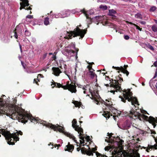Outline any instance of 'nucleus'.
<instances>
[{"label": "nucleus", "instance_id": "50", "mask_svg": "<svg viewBox=\"0 0 157 157\" xmlns=\"http://www.w3.org/2000/svg\"><path fill=\"white\" fill-rule=\"evenodd\" d=\"M86 139L87 140H90V137L88 136H86Z\"/></svg>", "mask_w": 157, "mask_h": 157}, {"label": "nucleus", "instance_id": "58", "mask_svg": "<svg viewBox=\"0 0 157 157\" xmlns=\"http://www.w3.org/2000/svg\"><path fill=\"white\" fill-rule=\"evenodd\" d=\"M127 67H128L127 65V66L124 65V68H126Z\"/></svg>", "mask_w": 157, "mask_h": 157}, {"label": "nucleus", "instance_id": "27", "mask_svg": "<svg viewBox=\"0 0 157 157\" xmlns=\"http://www.w3.org/2000/svg\"><path fill=\"white\" fill-rule=\"evenodd\" d=\"M135 17L136 18L142 19V15L140 13H137L135 15Z\"/></svg>", "mask_w": 157, "mask_h": 157}, {"label": "nucleus", "instance_id": "51", "mask_svg": "<svg viewBox=\"0 0 157 157\" xmlns=\"http://www.w3.org/2000/svg\"><path fill=\"white\" fill-rule=\"evenodd\" d=\"M52 58H53V59L55 60L56 57V56H53L52 57Z\"/></svg>", "mask_w": 157, "mask_h": 157}, {"label": "nucleus", "instance_id": "29", "mask_svg": "<svg viewBox=\"0 0 157 157\" xmlns=\"http://www.w3.org/2000/svg\"><path fill=\"white\" fill-rule=\"evenodd\" d=\"M151 29L153 31L157 32V25H153L151 27Z\"/></svg>", "mask_w": 157, "mask_h": 157}, {"label": "nucleus", "instance_id": "59", "mask_svg": "<svg viewBox=\"0 0 157 157\" xmlns=\"http://www.w3.org/2000/svg\"><path fill=\"white\" fill-rule=\"evenodd\" d=\"M72 52V53H74V51L73 50H72L70 52Z\"/></svg>", "mask_w": 157, "mask_h": 157}, {"label": "nucleus", "instance_id": "13", "mask_svg": "<svg viewBox=\"0 0 157 157\" xmlns=\"http://www.w3.org/2000/svg\"><path fill=\"white\" fill-rule=\"evenodd\" d=\"M91 96L92 98L90 97V98L94 100L95 103L98 105L99 103V101L100 99V98L98 94L96 93L94 95L93 94H92Z\"/></svg>", "mask_w": 157, "mask_h": 157}, {"label": "nucleus", "instance_id": "63", "mask_svg": "<svg viewBox=\"0 0 157 157\" xmlns=\"http://www.w3.org/2000/svg\"><path fill=\"white\" fill-rule=\"evenodd\" d=\"M55 17H56V18H58V17H57V16H56H56H55Z\"/></svg>", "mask_w": 157, "mask_h": 157}, {"label": "nucleus", "instance_id": "22", "mask_svg": "<svg viewBox=\"0 0 157 157\" xmlns=\"http://www.w3.org/2000/svg\"><path fill=\"white\" fill-rule=\"evenodd\" d=\"M103 17L101 16H96L93 18L94 21L97 22H100L103 19Z\"/></svg>", "mask_w": 157, "mask_h": 157}, {"label": "nucleus", "instance_id": "14", "mask_svg": "<svg viewBox=\"0 0 157 157\" xmlns=\"http://www.w3.org/2000/svg\"><path fill=\"white\" fill-rule=\"evenodd\" d=\"M52 73L56 76H58L61 72L60 70L58 67H53L52 68Z\"/></svg>", "mask_w": 157, "mask_h": 157}, {"label": "nucleus", "instance_id": "19", "mask_svg": "<svg viewBox=\"0 0 157 157\" xmlns=\"http://www.w3.org/2000/svg\"><path fill=\"white\" fill-rule=\"evenodd\" d=\"M97 150V149L95 148H93L92 149V150H86V152L87 155H93V152H94L95 151Z\"/></svg>", "mask_w": 157, "mask_h": 157}, {"label": "nucleus", "instance_id": "31", "mask_svg": "<svg viewBox=\"0 0 157 157\" xmlns=\"http://www.w3.org/2000/svg\"><path fill=\"white\" fill-rule=\"evenodd\" d=\"M130 24H132V25H133L134 26H135L136 28V29H138L140 31H142V28H141L140 27L138 26L137 25H136V24H133L131 22H130Z\"/></svg>", "mask_w": 157, "mask_h": 157}, {"label": "nucleus", "instance_id": "17", "mask_svg": "<svg viewBox=\"0 0 157 157\" xmlns=\"http://www.w3.org/2000/svg\"><path fill=\"white\" fill-rule=\"evenodd\" d=\"M130 122L127 121L122 125L121 128L123 129H127L130 127Z\"/></svg>", "mask_w": 157, "mask_h": 157}, {"label": "nucleus", "instance_id": "43", "mask_svg": "<svg viewBox=\"0 0 157 157\" xmlns=\"http://www.w3.org/2000/svg\"><path fill=\"white\" fill-rule=\"evenodd\" d=\"M14 36L17 39V38L18 36L16 32H14Z\"/></svg>", "mask_w": 157, "mask_h": 157}, {"label": "nucleus", "instance_id": "52", "mask_svg": "<svg viewBox=\"0 0 157 157\" xmlns=\"http://www.w3.org/2000/svg\"><path fill=\"white\" fill-rule=\"evenodd\" d=\"M21 63L22 65V66H23L24 68H25V67L24 65V64H23V62H21Z\"/></svg>", "mask_w": 157, "mask_h": 157}, {"label": "nucleus", "instance_id": "57", "mask_svg": "<svg viewBox=\"0 0 157 157\" xmlns=\"http://www.w3.org/2000/svg\"><path fill=\"white\" fill-rule=\"evenodd\" d=\"M77 151H79V150H80V148H79V147H78V148H77Z\"/></svg>", "mask_w": 157, "mask_h": 157}, {"label": "nucleus", "instance_id": "26", "mask_svg": "<svg viewBox=\"0 0 157 157\" xmlns=\"http://www.w3.org/2000/svg\"><path fill=\"white\" fill-rule=\"evenodd\" d=\"M72 103L75 105L76 107H79L81 105V102L77 101H73L72 102Z\"/></svg>", "mask_w": 157, "mask_h": 157}, {"label": "nucleus", "instance_id": "2", "mask_svg": "<svg viewBox=\"0 0 157 157\" xmlns=\"http://www.w3.org/2000/svg\"><path fill=\"white\" fill-rule=\"evenodd\" d=\"M132 109H131L129 113L128 114L130 117L134 120L138 119L140 121H143L144 120H145L152 124L154 128H155L156 126L155 123H157V119L152 117L151 116L148 117V116L144 115V114H146L147 113L148 114V113L144 110H143L141 111V113H143L141 114L134 110L132 107Z\"/></svg>", "mask_w": 157, "mask_h": 157}, {"label": "nucleus", "instance_id": "42", "mask_svg": "<svg viewBox=\"0 0 157 157\" xmlns=\"http://www.w3.org/2000/svg\"><path fill=\"white\" fill-rule=\"evenodd\" d=\"M33 16L31 15H28L26 17L29 18H33Z\"/></svg>", "mask_w": 157, "mask_h": 157}, {"label": "nucleus", "instance_id": "28", "mask_svg": "<svg viewBox=\"0 0 157 157\" xmlns=\"http://www.w3.org/2000/svg\"><path fill=\"white\" fill-rule=\"evenodd\" d=\"M49 19L48 17L45 18L44 21V24L45 25H48L49 24Z\"/></svg>", "mask_w": 157, "mask_h": 157}, {"label": "nucleus", "instance_id": "47", "mask_svg": "<svg viewBox=\"0 0 157 157\" xmlns=\"http://www.w3.org/2000/svg\"><path fill=\"white\" fill-rule=\"evenodd\" d=\"M18 134H20V135H21L22 134V132L21 131H19L17 132V135H18Z\"/></svg>", "mask_w": 157, "mask_h": 157}, {"label": "nucleus", "instance_id": "41", "mask_svg": "<svg viewBox=\"0 0 157 157\" xmlns=\"http://www.w3.org/2000/svg\"><path fill=\"white\" fill-rule=\"evenodd\" d=\"M139 22L143 25H145L146 24V22L144 21H139Z\"/></svg>", "mask_w": 157, "mask_h": 157}, {"label": "nucleus", "instance_id": "1", "mask_svg": "<svg viewBox=\"0 0 157 157\" xmlns=\"http://www.w3.org/2000/svg\"><path fill=\"white\" fill-rule=\"evenodd\" d=\"M5 96L2 95L0 98V115L2 114H6L10 116V117L13 120L19 119L21 122L25 123L28 120H30L31 122L34 121L37 123H40L41 124L45 125L48 127L53 129L54 131H58L59 132L63 131V127L51 124L48 123L46 121L39 119L38 117L35 118L30 114L25 113L24 110L16 106L14 104H9L7 106V110H6L4 107L3 106L4 103L2 97Z\"/></svg>", "mask_w": 157, "mask_h": 157}, {"label": "nucleus", "instance_id": "8", "mask_svg": "<svg viewBox=\"0 0 157 157\" xmlns=\"http://www.w3.org/2000/svg\"><path fill=\"white\" fill-rule=\"evenodd\" d=\"M77 121L75 119H74L72 121V126L75 128V130L78 132L79 134V139L81 140H80V143L81 144L84 143V142L85 136L83 134V130L80 127L77 126L76 125Z\"/></svg>", "mask_w": 157, "mask_h": 157}, {"label": "nucleus", "instance_id": "40", "mask_svg": "<svg viewBox=\"0 0 157 157\" xmlns=\"http://www.w3.org/2000/svg\"><path fill=\"white\" fill-rule=\"evenodd\" d=\"M124 38L126 40H128L129 39V37L128 35H125L124 36Z\"/></svg>", "mask_w": 157, "mask_h": 157}, {"label": "nucleus", "instance_id": "5", "mask_svg": "<svg viewBox=\"0 0 157 157\" xmlns=\"http://www.w3.org/2000/svg\"><path fill=\"white\" fill-rule=\"evenodd\" d=\"M0 134H1L5 137L6 139L8 141V144L10 145H13L14 144V141L16 142L17 141L19 140V138L17 136V135L16 134H11L9 131L0 129ZM0 136H1L0 135Z\"/></svg>", "mask_w": 157, "mask_h": 157}, {"label": "nucleus", "instance_id": "37", "mask_svg": "<svg viewBox=\"0 0 157 157\" xmlns=\"http://www.w3.org/2000/svg\"><path fill=\"white\" fill-rule=\"evenodd\" d=\"M148 48L150 49L151 50H152V51H154V48H153V47L151 45H148Z\"/></svg>", "mask_w": 157, "mask_h": 157}, {"label": "nucleus", "instance_id": "44", "mask_svg": "<svg viewBox=\"0 0 157 157\" xmlns=\"http://www.w3.org/2000/svg\"><path fill=\"white\" fill-rule=\"evenodd\" d=\"M57 86L59 87V88L60 87H62V85L60 84V83H57Z\"/></svg>", "mask_w": 157, "mask_h": 157}, {"label": "nucleus", "instance_id": "38", "mask_svg": "<svg viewBox=\"0 0 157 157\" xmlns=\"http://www.w3.org/2000/svg\"><path fill=\"white\" fill-rule=\"evenodd\" d=\"M32 39V42H33L34 43H35L36 42V39L35 38L33 37H32L31 38Z\"/></svg>", "mask_w": 157, "mask_h": 157}, {"label": "nucleus", "instance_id": "62", "mask_svg": "<svg viewBox=\"0 0 157 157\" xmlns=\"http://www.w3.org/2000/svg\"><path fill=\"white\" fill-rule=\"evenodd\" d=\"M51 16H52V18H53V17H54V15H51Z\"/></svg>", "mask_w": 157, "mask_h": 157}, {"label": "nucleus", "instance_id": "25", "mask_svg": "<svg viewBox=\"0 0 157 157\" xmlns=\"http://www.w3.org/2000/svg\"><path fill=\"white\" fill-rule=\"evenodd\" d=\"M88 85H86V86H82V85H80L79 87L80 88H82L83 90H84L83 93L84 94L86 93V90H87V89L89 87Z\"/></svg>", "mask_w": 157, "mask_h": 157}, {"label": "nucleus", "instance_id": "7", "mask_svg": "<svg viewBox=\"0 0 157 157\" xmlns=\"http://www.w3.org/2000/svg\"><path fill=\"white\" fill-rule=\"evenodd\" d=\"M117 80H112L111 82V80H109V84L111 83L110 86L114 88V90H111L110 91L111 93L114 94L115 92H117V90L121 91V85L120 83H121L123 81V78L119 76L116 78Z\"/></svg>", "mask_w": 157, "mask_h": 157}, {"label": "nucleus", "instance_id": "20", "mask_svg": "<svg viewBox=\"0 0 157 157\" xmlns=\"http://www.w3.org/2000/svg\"><path fill=\"white\" fill-rule=\"evenodd\" d=\"M66 147L65 148V149L66 151H73L74 149V146L68 143V145L66 146Z\"/></svg>", "mask_w": 157, "mask_h": 157}, {"label": "nucleus", "instance_id": "61", "mask_svg": "<svg viewBox=\"0 0 157 157\" xmlns=\"http://www.w3.org/2000/svg\"><path fill=\"white\" fill-rule=\"evenodd\" d=\"M155 22L157 24V21L155 20Z\"/></svg>", "mask_w": 157, "mask_h": 157}, {"label": "nucleus", "instance_id": "24", "mask_svg": "<svg viewBox=\"0 0 157 157\" xmlns=\"http://www.w3.org/2000/svg\"><path fill=\"white\" fill-rule=\"evenodd\" d=\"M116 13V11L112 9L109 10V14L111 16H114V14Z\"/></svg>", "mask_w": 157, "mask_h": 157}, {"label": "nucleus", "instance_id": "54", "mask_svg": "<svg viewBox=\"0 0 157 157\" xmlns=\"http://www.w3.org/2000/svg\"><path fill=\"white\" fill-rule=\"evenodd\" d=\"M41 76V74H39L37 76V78H38L39 77H40Z\"/></svg>", "mask_w": 157, "mask_h": 157}, {"label": "nucleus", "instance_id": "36", "mask_svg": "<svg viewBox=\"0 0 157 157\" xmlns=\"http://www.w3.org/2000/svg\"><path fill=\"white\" fill-rule=\"evenodd\" d=\"M82 12L84 13V14L86 16H87V14L88 13V11H87V12H86L85 11V9H83L82 10ZM87 16H86L87 17Z\"/></svg>", "mask_w": 157, "mask_h": 157}, {"label": "nucleus", "instance_id": "18", "mask_svg": "<svg viewBox=\"0 0 157 157\" xmlns=\"http://www.w3.org/2000/svg\"><path fill=\"white\" fill-rule=\"evenodd\" d=\"M65 134L70 138L72 139L76 143H77V140H75V138L72 134L68 132H65Z\"/></svg>", "mask_w": 157, "mask_h": 157}, {"label": "nucleus", "instance_id": "55", "mask_svg": "<svg viewBox=\"0 0 157 157\" xmlns=\"http://www.w3.org/2000/svg\"><path fill=\"white\" fill-rule=\"evenodd\" d=\"M41 76V74H39L37 76V78H38L39 77H40Z\"/></svg>", "mask_w": 157, "mask_h": 157}, {"label": "nucleus", "instance_id": "45", "mask_svg": "<svg viewBox=\"0 0 157 157\" xmlns=\"http://www.w3.org/2000/svg\"><path fill=\"white\" fill-rule=\"evenodd\" d=\"M153 65L155 67H157V61L154 62L153 63Z\"/></svg>", "mask_w": 157, "mask_h": 157}, {"label": "nucleus", "instance_id": "16", "mask_svg": "<svg viewBox=\"0 0 157 157\" xmlns=\"http://www.w3.org/2000/svg\"><path fill=\"white\" fill-rule=\"evenodd\" d=\"M155 141L156 143L157 144V141L156 140H155ZM157 148V144H154L153 145H148L147 147V148L146 149V151L149 152V151H151L152 150V149H156Z\"/></svg>", "mask_w": 157, "mask_h": 157}, {"label": "nucleus", "instance_id": "34", "mask_svg": "<svg viewBox=\"0 0 157 157\" xmlns=\"http://www.w3.org/2000/svg\"><path fill=\"white\" fill-rule=\"evenodd\" d=\"M156 9V7L155 6H153L151 7L150 10L151 12H153Z\"/></svg>", "mask_w": 157, "mask_h": 157}, {"label": "nucleus", "instance_id": "35", "mask_svg": "<svg viewBox=\"0 0 157 157\" xmlns=\"http://www.w3.org/2000/svg\"><path fill=\"white\" fill-rule=\"evenodd\" d=\"M106 101H107L108 103L105 102V104L106 106H110L111 105V104L110 103V102H109V101L107 100H106Z\"/></svg>", "mask_w": 157, "mask_h": 157}, {"label": "nucleus", "instance_id": "32", "mask_svg": "<svg viewBox=\"0 0 157 157\" xmlns=\"http://www.w3.org/2000/svg\"><path fill=\"white\" fill-rule=\"evenodd\" d=\"M69 79L71 81V82L72 83H73L74 84V85H75V84L76 83L75 80L76 79V77L75 76L74 77V80H72V79H71L70 77L69 78Z\"/></svg>", "mask_w": 157, "mask_h": 157}, {"label": "nucleus", "instance_id": "39", "mask_svg": "<svg viewBox=\"0 0 157 157\" xmlns=\"http://www.w3.org/2000/svg\"><path fill=\"white\" fill-rule=\"evenodd\" d=\"M157 76V69H156L155 73L154 76L153 78H155Z\"/></svg>", "mask_w": 157, "mask_h": 157}, {"label": "nucleus", "instance_id": "60", "mask_svg": "<svg viewBox=\"0 0 157 157\" xmlns=\"http://www.w3.org/2000/svg\"><path fill=\"white\" fill-rule=\"evenodd\" d=\"M142 85L143 86H144L145 84H144V83L143 82V83H142Z\"/></svg>", "mask_w": 157, "mask_h": 157}, {"label": "nucleus", "instance_id": "46", "mask_svg": "<svg viewBox=\"0 0 157 157\" xmlns=\"http://www.w3.org/2000/svg\"><path fill=\"white\" fill-rule=\"evenodd\" d=\"M71 45L72 46V48H75V45L73 43H72L71 44Z\"/></svg>", "mask_w": 157, "mask_h": 157}, {"label": "nucleus", "instance_id": "48", "mask_svg": "<svg viewBox=\"0 0 157 157\" xmlns=\"http://www.w3.org/2000/svg\"><path fill=\"white\" fill-rule=\"evenodd\" d=\"M19 47H20V51H21V52H22L21 46L20 44H19Z\"/></svg>", "mask_w": 157, "mask_h": 157}, {"label": "nucleus", "instance_id": "6", "mask_svg": "<svg viewBox=\"0 0 157 157\" xmlns=\"http://www.w3.org/2000/svg\"><path fill=\"white\" fill-rule=\"evenodd\" d=\"M64 34L62 35L61 37H63L65 39H71L73 37H75L77 36H80L81 38H83L86 32L84 30H81L79 29L78 26L76 27L74 31H71L70 33L67 32H65Z\"/></svg>", "mask_w": 157, "mask_h": 157}, {"label": "nucleus", "instance_id": "4", "mask_svg": "<svg viewBox=\"0 0 157 157\" xmlns=\"http://www.w3.org/2000/svg\"><path fill=\"white\" fill-rule=\"evenodd\" d=\"M124 93L123 94V96L124 98L120 97L121 98V101L124 102L126 101L125 100H127L129 101H131L132 105L133 106V108L136 110L138 109V106L139 105L138 101L136 98L133 97L132 96V94L130 92V89L127 90H125L124 91Z\"/></svg>", "mask_w": 157, "mask_h": 157}, {"label": "nucleus", "instance_id": "11", "mask_svg": "<svg viewBox=\"0 0 157 157\" xmlns=\"http://www.w3.org/2000/svg\"><path fill=\"white\" fill-rule=\"evenodd\" d=\"M20 1H21L22 2L20 3L21 5L20 8V10H21L22 9H25L27 10H31V9L30 7H29L28 8H27L26 9L25 8L26 6H28L29 5L28 0H20Z\"/></svg>", "mask_w": 157, "mask_h": 157}, {"label": "nucleus", "instance_id": "3", "mask_svg": "<svg viewBox=\"0 0 157 157\" xmlns=\"http://www.w3.org/2000/svg\"><path fill=\"white\" fill-rule=\"evenodd\" d=\"M108 136H109L108 139H106L105 141L109 143H110L111 144L109 146L106 147L105 148V150L108 151L110 149L114 148V151H117L118 149H121L124 141L120 140L118 137L115 138L112 136H110L109 135Z\"/></svg>", "mask_w": 157, "mask_h": 157}, {"label": "nucleus", "instance_id": "23", "mask_svg": "<svg viewBox=\"0 0 157 157\" xmlns=\"http://www.w3.org/2000/svg\"><path fill=\"white\" fill-rule=\"evenodd\" d=\"M103 115L104 117L108 118H109L110 116H112V115L110 114V113L108 111H104V113L103 114Z\"/></svg>", "mask_w": 157, "mask_h": 157}, {"label": "nucleus", "instance_id": "30", "mask_svg": "<svg viewBox=\"0 0 157 157\" xmlns=\"http://www.w3.org/2000/svg\"><path fill=\"white\" fill-rule=\"evenodd\" d=\"M99 8L103 10H105L107 9V7L105 5H101L100 6Z\"/></svg>", "mask_w": 157, "mask_h": 157}, {"label": "nucleus", "instance_id": "10", "mask_svg": "<svg viewBox=\"0 0 157 157\" xmlns=\"http://www.w3.org/2000/svg\"><path fill=\"white\" fill-rule=\"evenodd\" d=\"M94 63H89V65L87 66V68L89 69V72L88 73V76L91 78H95L96 79V81H97V76L95 73H94V70L92 68V66L91 65L92 64H94Z\"/></svg>", "mask_w": 157, "mask_h": 157}, {"label": "nucleus", "instance_id": "33", "mask_svg": "<svg viewBox=\"0 0 157 157\" xmlns=\"http://www.w3.org/2000/svg\"><path fill=\"white\" fill-rule=\"evenodd\" d=\"M25 35L29 36L31 34L27 30H25Z\"/></svg>", "mask_w": 157, "mask_h": 157}, {"label": "nucleus", "instance_id": "9", "mask_svg": "<svg viewBox=\"0 0 157 157\" xmlns=\"http://www.w3.org/2000/svg\"><path fill=\"white\" fill-rule=\"evenodd\" d=\"M61 87L64 89H67L72 93H75L76 92L75 86L71 83L70 84L69 81L67 82L66 86H62Z\"/></svg>", "mask_w": 157, "mask_h": 157}, {"label": "nucleus", "instance_id": "15", "mask_svg": "<svg viewBox=\"0 0 157 157\" xmlns=\"http://www.w3.org/2000/svg\"><path fill=\"white\" fill-rule=\"evenodd\" d=\"M113 68L117 70H119L121 71L124 73L126 74L127 76H128L129 74V72L123 67H119L113 66Z\"/></svg>", "mask_w": 157, "mask_h": 157}, {"label": "nucleus", "instance_id": "56", "mask_svg": "<svg viewBox=\"0 0 157 157\" xmlns=\"http://www.w3.org/2000/svg\"><path fill=\"white\" fill-rule=\"evenodd\" d=\"M105 86H109V85L108 84H105Z\"/></svg>", "mask_w": 157, "mask_h": 157}, {"label": "nucleus", "instance_id": "53", "mask_svg": "<svg viewBox=\"0 0 157 157\" xmlns=\"http://www.w3.org/2000/svg\"><path fill=\"white\" fill-rule=\"evenodd\" d=\"M34 82H35L36 83V84L37 83V81H36V79H34Z\"/></svg>", "mask_w": 157, "mask_h": 157}, {"label": "nucleus", "instance_id": "49", "mask_svg": "<svg viewBox=\"0 0 157 157\" xmlns=\"http://www.w3.org/2000/svg\"><path fill=\"white\" fill-rule=\"evenodd\" d=\"M109 79H110L109 78L108 76H106L105 77V80H109Z\"/></svg>", "mask_w": 157, "mask_h": 157}, {"label": "nucleus", "instance_id": "12", "mask_svg": "<svg viewBox=\"0 0 157 157\" xmlns=\"http://www.w3.org/2000/svg\"><path fill=\"white\" fill-rule=\"evenodd\" d=\"M109 110L114 114L113 115V117L114 119L115 120L116 117H117L118 115H120V112L118 111L117 109L112 107H110Z\"/></svg>", "mask_w": 157, "mask_h": 157}, {"label": "nucleus", "instance_id": "21", "mask_svg": "<svg viewBox=\"0 0 157 157\" xmlns=\"http://www.w3.org/2000/svg\"><path fill=\"white\" fill-rule=\"evenodd\" d=\"M66 67L67 66L66 65L64 66V68L65 69L64 72L68 76L69 78V75L68 74L71 72V70L70 68H67Z\"/></svg>", "mask_w": 157, "mask_h": 157}, {"label": "nucleus", "instance_id": "64", "mask_svg": "<svg viewBox=\"0 0 157 157\" xmlns=\"http://www.w3.org/2000/svg\"><path fill=\"white\" fill-rule=\"evenodd\" d=\"M80 123H82V121H80Z\"/></svg>", "mask_w": 157, "mask_h": 157}]
</instances>
